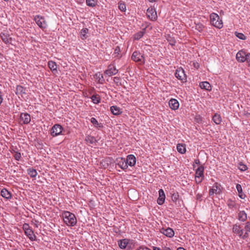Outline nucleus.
<instances>
[{
	"instance_id": "obj_1",
	"label": "nucleus",
	"mask_w": 250,
	"mask_h": 250,
	"mask_svg": "<svg viewBox=\"0 0 250 250\" xmlns=\"http://www.w3.org/2000/svg\"><path fill=\"white\" fill-rule=\"evenodd\" d=\"M62 217L64 223L68 227H74L77 223L75 214L70 211H63L62 214Z\"/></svg>"
},
{
	"instance_id": "obj_2",
	"label": "nucleus",
	"mask_w": 250,
	"mask_h": 250,
	"mask_svg": "<svg viewBox=\"0 0 250 250\" xmlns=\"http://www.w3.org/2000/svg\"><path fill=\"white\" fill-rule=\"evenodd\" d=\"M209 18L212 25L218 29H221L223 27V23L222 20L217 14L212 13L210 15Z\"/></svg>"
},
{
	"instance_id": "obj_3",
	"label": "nucleus",
	"mask_w": 250,
	"mask_h": 250,
	"mask_svg": "<svg viewBox=\"0 0 250 250\" xmlns=\"http://www.w3.org/2000/svg\"><path fill=\"white\" fill-rule=\"evenodd\" d=\"M232 230L233 233L243 239H246L249 237V234L247 232L244 233L243 229L238 224L233 225Z\"/></svg>"
},
{
	"instance_id": "obj_4",
	"label": "nucleus",
	"mask_w": 250,
	"mask_h": 250,
	"mask_svg": "<svg viewBox=\"0 0 250 250\" xmlns=\"http://www.w3.org/2000/svg\"><path fill=\"white\" fill-rule=\"evenodd\" d=\"M131 59L139 64H144L146 62L144 54L141 53L139 51H135L133 53Z\"/></svg>"
},
{
	"instance_id": "obj_5",
	"label": "nucleus",
	"mask_w": 250,
	"mask_h": 250,
	"mask_svg": "<svg viewBox=\"0 0 250 250\" xmlns=\"http://www.w3.org/2000/svg\"><path fill=\"white\" fill-rule=\"evenodd\" d=\"M34 21L42 29L44 30L47 27V23L44 17L36 15L34 17Z\"/></svg>"
},
{
	"instance_id": "obj_6",
	"label": "nucleus",
	"mask_w": 250,
	"mask_h": 250,
	"mask_svg": "<svg viewBox=\"0 0 250 250\" xmlns=\"http://www.w3.org/2000/svg\"><path fill=\"white\" fill-rule=\"evenodd\" d=\"M204 167L203 166H199L195 172V182L197 184L200 183L204 177Z\"/></svg>"
},
{
	"instance_id": "obj_7",
	"label": "nucleus",
	"mask_w": 250,
	"mask_h": 250,
	"mask_svg": "<svg viewBox=\"0 0 250 250\" xmlns=\"http://www.w3.org/2000/svg\"><path fill=\"white\" fill-rule=\"evenodd\" d=\"M175 77L182 82L185 83L187 82V76L185 72V70L182 68H178L176 70L175 73Z\"/></svg>"
},
{
	"instance_id": "obj_8",
	"label": "nucleus",
	"mask_w": 250,
	"mask_h": 250,
	"mask_svg": "<svg viewBox=\"0 0 250 250\" xmlns=\"http://www.w3.org/2000/svg\"><path fill=\"white\" fill-rule=\"evenodd\" d=\"M62 130L63 128L62 125L59 124H56L52 126L50 130V134L53 137L57 136L61 134Z\"/></svg>"
},
{
	"instance_id": "obj_9",
	"label": "nucleus",
	"mask_w": 250,
	"mask_h": 250,
	"mask_svg": "<svg viewBox=\"0 0 250 250\" xmlns=\"http://www.w3.org/2000/svg\"><path fill=\"white\" fill-rule=\"evenodd\" d=\"M146 15L152 21H155L157 19V15L156 10L153 8H148L147 9Z\"/></svg>"
},
{
	"instance_id": "obj_10",
	"label": "nucleus",
	"mask_w": 250,
	"mask_h": 250,
	"mask_svg": "<svg viewBox=\"0 0 250 250\" xmlns=\"http://www.w3.org/2000/svg\"><path fill=\"white\" fill-rule=\"evenodd\" d=\"M118 72V70L116 69L114 65L110 64L108 68L104 71V74L108 76L116 75Z\"/></svg>"
},
{
	"instance_id": "obj_11",
	"label": "nucleus",
	"mask_w": 250,
	"mask_h": 250,
	"mask_svg": "<svg viewBox=\"0 0 250 250\" xmlns=\"http://www.w3.org/2000/svg\"><path fill=\"white\" fill-rule=\"evenodd\" d=\"M117 165L119 167L122 169L123 170H125L128 168L127 166L125 159L122 157H119L117 158Z\"/></svg>"
},
{
	"instance_id": "obj_12",
	"label": "nucleus",
	"mask_w": 250,
	"mask_h": 250,
	"mask_svg": "<svg viewBox=\"0 0 250 250\" xmlns=\"http://www.w3.org/2000/svg\"><path fill=\"white\" fill-rule=\"evenodd\" d=\"M221 192V190L220 189V185H219L218 183H215L213 185L212 188L210 189L209 191V194L210 196H212L214 194H220Z\"/></svg>"
},
{
	"instance_id": "obj_13",
	"label": "nucleus",
	"mask_w": 250,
	"mask_h": 250,
	"mask_svg": "<svg viewBox=\"0 0 250 250\" xmlns=\"http://www.w3.org/2000/svg\"><path fill=\"white\" fill-rule=\"evenodd\" d=\"M127 167H133L136 163V158L134 155L129 154L127 156L125 159Z\"/></svg>"
},
{
	"instance_id": "obj_14",
	"label": "nucleus",
	"mask_w": 250,
	"mask_h": 250,
	"mask_svg": "<svg viewBox=\"0 0 250 250\" xmlns=\"http://www.w3.org/2000/svg\"><path fill=\"white\" fill-rule=\"evenodd\" d=\"M160 232L169 238H171L174 235V232L173 230L170 228H167V229L162 228L160 229Z\"/></svg>"
},
{
	"instance_id": "obj_15",
	"label": "nucleus",
	"mask_w": 250,
	"mask_h": 250,
	"mask_svg": "<svg viewBox=\"0 0 250 250\" xmlns=\"http://www.w3.org/2000/svg\"><path fill=\"white\" fill-rule=\"evenodd\" d=\"M85 141L87 144L92 146H95L97 143V140L95 138L91 135H87L85 137Z\"/></svg>"
},
{
	"instance_id": "obj_16",
	"label": "nucleus",
	"mask_w": 250,
	"mask_h": 250,
	"mask_svg": "<svg viewBox=\"0 0 250 250\" xmlns=\"http://www.w3.org/2000/svg\"><path fill=\"white\" fill-rule=\"evenodd\" d=\"M159 198L157 199V203L159 205H163L165 201L166 196L164 190L162 189H160L159 190Z\"/></svg>"
},
{
	"instance_id": "obj_17",
	"label": "nucleus",
	"mask_w": 250,
	"mask_h": 250,
	"mask_svg": "<svg viewBox=\"0 0 250 250\" xmlns=\"http://www.w3.org/2000/svg\"><path fill=\"white\" fill-rule=\"evenodd\" d=\"M169 106L170 108L174 110L177 109L179 107L178 101L175 99H171L169 101Z\"/></svg>"
},
{
	"instance_id": "obj_18",
	"label": "nucleus",
	"mask_w": 250,
	"mask_h": 250,
	"mask_svg": "<svg viewBox=\"0 0 250 250\" xmlns=\"http://www.w3.org/2000/svg\"><path fill=\"white\" fill-rule=\"evenodd\" d=\"M246 52L243 50L239 51L236 54V59L238 62H244L246 57Z\"/></svg>"
},
{
	"instance_id": "obj_19",
	"label": "nucleus",
	"mask_w": 250,
	"mask_h": 250,
	"mask_svg": "<svg viewBox=\"0 0 250 250\" xmlns=\"http://www.w3.org/2000/svg\"><path fill=\"white\" fill-rule=\"evenodd\" d=\"M21 119L23 121L24 124H28L31 121V117L29 114L27 113H22L21 114Z\"/></svg>"
},
{
	"instance_id": "obj_20",
	"label": "nucleus",
	"mask_w": 250,
	"mask_h": 250,
	"mask_svg": "<svg viewBox=\"0 0 250 250\" xmlns=\"http://www.w3.org/2000/svg\"><path fill=\"white\" fill-rule=\"evenodd\" d=\"M129 240L128 239H123L118 241V243L120 248L125 249L129 244Z\"/></svg>"
},
{
	"instance_id": "obj_21",
	"label": "nucleus",
	"mask_w": 250,
	"mask_h": 250,
	"mask_svg": "<svg viewBox=\"0 0 250 250\" xmlns=\"http://www.w3.org/2000/svg\"><path fill=\"white\" fill-rule=\"evenodd\" d=\"M26 236L31 241H35L36 239V236L35 235L33 230L32 229H30L24 232Z\"/></svg>"
},
{
	"instance_id": "obj_22",
	"label": "nucleus",
	"mask_w": 250,
	"mask_h": 250,
	"mask_svg": "<svg viewBox=\"0 0 250 250\" xmlns=\"http://www.w3.org/2000/svg\"><path fill=\"white\" fill-rule=\"evenodd\" d=\"M0 37L2 41L6 44H9L11 42L12 40L11 38L10 37L9 35L7 34L1 33L0 34Z\"/></svg>"
},
{
	"instance_id": "obj_23",
	"label": "nucleus",
	"mask_w": 250,
	"mask_h": 250,
	"mask_svg": "<svg viewBox=\"0 0 250 250\" xmlns=\"http://www.w3.org/2000/svg\"><path fill=\"white\" fill-rule=\"evenodd\" d=\"M238 219L241 222H245L247 219V214L245 211H240L238 213Z\"/></svg>"
},
{
	"instance_id": "obj_24",
	"label": "nucleus",
	"mask_w": 250,
	"mask_h": 250,
	"mask_svg": "<svg viewBox=\"0 0 250 250\" xmlns=\"http://www.w3.org/2000/svg\"><path fill=\"white\" fill-rule=\"evenodd\" d=\"M0 194L3 198L6 199H9L11 198V193L5 188L1 190Z\"/></svg>"
},
{
	"instance_id": "obj_25",
	"label": "nucleus",
	"mask_w": 250,
	"mask_h": 250,
	"mask_svg": "<svg viewBox=\"0 0 250 250\" xmlns=\"http://www.w3.org/2000/svg\"><path fill=\"white\" fill-rule=\"evenodd\" d=\"M200 87L202 89H204L207 91H210L211 90V86L210 83L208 82H202L199 84Z\"/></svg>"
},
{
	"instance_id": "obj_26",
	"label": "nucleus",
	"mask_w": 250,
	"mask_h": 250,
	"mask_svg": "<svg viewBox=\"0 0 250 250\" xmlns=\"http://www.w3.org/2000/svg\"><path fill=\"white\" fill-rule=\"evenodd\" d=\"M111 113L115 115H118L122 113V109L117 106H111L110 107Z\"/></svg>"
},
{
	"instance_id": "obj_27",
	"label": "nucleus",
	"mask_w": 250,
	"mask_h": 250,
	"mask_svg": "<svg viewBox=\"0 0 250 250\" xmlns=\"http://www.w3.org/2000/svg\"><path fill=\"white\" fill-rule=\"evenodd\" d=\"M236 188L238 192L239 197L241 199H244L246 197V195L243 192L241 185L237 184L236 186Z\"/></svg>"
},
{
	"instance_id": "obj_28",
	"label": "nucleus",
	"mask_w": 250,
	"mask_h": 250,
	"mask_svg": "<svg viewBox=\"0 0 250 250\" xmlns=\"http://www.w3.org/2000/svg\"><path fill=\"white\" fill-rule=\"evenodd\" d=\"M227 205L229 209H233L237 208L235 201L229 199L227 201Z\"/></svg>"
},
{
	"instance_id": "obj_29",
	"label": "nucleus",
	"mask_w": 250,
	"mask_h": 250,
	"mask_svg": "<svg viewBox=\"0 0 250 250\" xmlns=\"http://www.w3.org/2000/svg\"><path fill=\"white\" fill-rule=\"evenodd\" d=\"M48 66L53 72L54 71L56 72L57 71V65L56 63L53 61H48Z\"/></svg>"
},
{
	"instance_id": "obj_30",
	"label": "nucleus",
	"mask_w": 250,
	"mask_h": 250,
	"mask_svg": "<svg viewBox=\"0 0 250 250\" xmlns=\"http://www.w3.org/2000/svg\"><path fill=\"white\" fill-rule=\"evenodd\" d=\"M16 94L22 96L23 94H25V88L21 85H17Z\"/></svg>"
},
{
	"instance_id": "obj_31",
	"label": "nucleus",
	"mask_w": 250,
	"mask_h": 250,
	"mask_svg": "<svg viewBox=\"0 0 250 250\" xmlns=\"http://www.w3.org/2000/svg\"><path fill=\"white\" fill-rule=\"evenodd\" d=\"M146 32V28H143L141 31L137 32L134 35V39L139 40L143 37Z\"/></svg>"
},
{
	"instance_id": "obj_32",
	"label": "nucleus",
	"mask_w": 250,
	"mask_h": 250,
	"mask_svg": "<svg viewBox=\"0 0 250 250\" xmlns=\"http://www.w3.org/2000/svg\"><path fill=\"white\" fill-rule=\"evenodd\" d=\"M177 149L181 154H184L186 151V146L183 144H178L177 145Z\"/></svg>"
},
{
	"instance_id": "obj_33",
	"label": "nucleus",
	"mask_w": 250,
	"mask_h": 250,
	"mask_svg": "<svg viewBox=\"0 0 250 250\" xmlns=\"http://www.w3.org/2000/svg\"><path fill=\"white\" fill-rule=\"evenodd\" d=\"M212 120L216 125H219L221 123L222 119L219 114L215 113L212 117Z\"/></svg>"
},
{
	"instance_id": "obj_34",
	"label": "nucleus",
	"mask_w": 250,
	"mask_h": 250,
	"mask_svg": "<svg viewBox=\"0 0 250 250\" xmlns=\"http://www.w3.org/2000/svg\"><path fill=\"white\" fill-rule=\"evenodd\" d=\"M92 102L95 104H98L100 103L101 98L100 96L96 94L92 95L91 97Z\"/></svg>"
},
{
	"instance_id": "obj_35",
	"label": "nucleus",
	"mask_w": 250,
	"mask_h": 250,
	"mask_svg": "<svg viewBox=\"0 0 250 250\" xmlns=\"http://www.w3.org/2000/svg\"><path fill=\"white\" fill-rule=\"evenodd\" d=\"M27 173L32 178L36 177L37 175L36 170L33 168H30L27 169Z\"/></svg>"
},
{
	"instance_id": "obj_36",
	"label": "nucleus",
	"mask_w": 250,
	"mask_h": 250,
	"mask_svg": "<svg viewBox=\"0 0 250 250\" xmlns=\"http://www.w3.org/2000/svg\"><path fill=\"white\" fill-rule=\"evenodd\" d=\"M88 32V29L86 28H83L81 31V37L82 40H85L87 38L86 34Z\"/></svg>"
},
{
	"instance_id": "obj_37",
	"label": "nucleus",
	"mask_w": 250,
	"mask_h": 250,
	"mask_svg": "<svg viewBox=\"0 0 250 250\" xmlns=\"http://www.w3.org/2000/svg\"><path fill=\"white\" fill-rule=\"evenodd\" d=\"M86 4L90 7H94L97 4L98 2L97 0H85Z\"/></svg>"
},
{
	"instance_id": "obj_38",
	"label": "nucleus",
	"mask_w": 250,
	"mask_h": 250,
	"mask_svg": "<svg viewBox=\"0 0 250 250\" xmlns=\"http://www.w3.org/2000/svg\"><path fill=\"white\" fill-rule=\"evenodd\" d=\"M238 168L241 171H245L247 170L248 169L247 165H246L245 164H243L242 162L239 163Z\"/></svg>"
},
{
	"instance_id": "obj_39",
	"label": "nucleus",
	"mask_w": 250,
	"mask_h": 250,
	"mask_svg": "<svg viewBox=\"0 0 250 250\" xmlns=\"http://www.w3.org/2000/svg\"><path fill=\"white\" fill-rule=\"evenodd\" d=\"M118 7L119 9L122 11V12H125L126 10V6L124 2H122V1H120L118 3Z\"/></svg>"
},
{
	"instance_id": "obj_40",
	"label": "nucleus",
	"mask_w": 250,
	"mask_h": 250,
	"mask_svg": "<svg viewBox=\"0 0 250 250\" xmlns=\"http://www.w3.org/2000/svg\"><path fill=\"white\" fill-rule=\"evenodd\" d=\"M120 53H121L120 47L119 46H117L114 49V52L113 55L114 56V57L118 58V57H120L119 55L120 54Z\"/></svg>"
},
{
	"instance_id": "obj_41",
	"label": "nucleus",
	"mask_w": 250,
	"mask_h": 250,
	"mask_svg": "<svg viewBox=\"0 0 250 250\" xmlns=\"http://www.w3.org/2000/svg\"><path fill=\"white\" fill-rule=\"evenodd\" d=\"M204 27L205 26L203 24L199 23L196 24L195 28L199 32H201L203 31Z\"/></svg>"
},
{
	"instance_id": "obj_42",
	"label": "nucleus",
	"mask_w": 250,
	"mask_h": 250,
	"mask_svg": "<svg viewBox=\"0 0 250 250\" xmlns=\"http://www.w3.org/2000/svg\"><path fill=\"white\" fill-rule=\"evenodd\" d=\"M235 34L238 38L241 40H245L246 39V36L244 35V34H243L242 33H238L237 32H235Z\"/></svg>"
},
{
	"instance_id": "obj_43",
	"label": "nucleus",
	"mask_w": 250,
	"mask_h": 250,
	"mask_svg": "<svg viewBox=\"0 0 250 250\" xmlns=\"http://www.w3.org/2000/svg\"><path fill=\"white\" fill-rule=\"evenodd\" d=\"M179 195L178 192L174 193L172 194L171 196L172 200L174 202H176L179 199Z\"/></svg>"
},
{
	"instance_id": "obj_44",
	"label": "nucleus",
	"mask_w": 250,
	"mask_h": 250,
	"mask_svg": "<svg viewBox=\"0 0 250 250\" xmlns=\"http://www.w3.org/2000/svg\"><path fill=\"white\" fill-rule=\"evenodd\" d=\"M167 41L169 42V44L170 45H171V46L175 45V44L176 43L175 40L173 38H172V37H169L168 38H167Z\"/></svg>"
},
{
	"instance_id": "obj_45",
	"label": "nucleus",
	"mask_w": 250,
	"mask_h": 250,
	"mask_svg": "<svg viewBox=\"0 0 250 250\" xmlns=\"http://www.w3.org/2000/svg\"><path fill=\"white\" fill-rule=\"evenodd\" d=\"M245 232H247L249 234V232H250V222H247L246 223L245 227Z\"/></svg>"
},
{
	"instance_id": "obj_46",
	"label": "nucleus",
	"mask_w": 250,
	"mask_h": 250,
	"mask_svg": "<svg viewBox=\"0 0 250 250\" xmlns=\"http://www.w3.org/2000/svg\"><path fill=\"white\" fill-rule=\"evenodd\" d=\"M90 121H91V123H92L93 125L97 127V126H98V125H99L98 122L95 118H94V117L91 118L90 119Z\"/></svg>"
},
{
	"instance_id": "obj_47",
	"label": "nucleus",
	"mask_w": 250,
	"mask_h": 250,
	"mask_svg": "<svg viewBox=\"0 0 250 250\" xmlns=\"http://www.w3.org/2000/svg\"><path fill=\"white\" fill-rule=\"evenodd\" d=\"M22 228H23V229L24 230V232L31 229L30 227L29 226V224L27 223H24L23 225Z\"/></svg>"
},
{
	"instance_id": "obj_48",
	"label": "nucleus",
	"mask_w": 250,
	"mask_h": 250,
	"mask_svg": "<svg viewBox=\"0 0 250 250\" xmlns=\"http://www.w3.org/2000/svg\"><path fill=\"white\" fill-rule=\"evenodd\" d=\"M114 82L116 83L117 85H122L121 82H120V78L118 77H115L113 79Z\"/></svg>"
},
{
	"instance_id": "obj_49",
	"label": "nucleus",
	"mask_w": 250,
	"mask_h": 250,
	"mask_svg": "<svg viewBox=\"0 0 250 250\" xmlns=\"http://www.w3.org/2000/svg\"><path fill=\"white\" fill-rule=\"evenodd\" d=\"M21 153L20 152H17L14 155V158L17 161H19L21 159Z\"/></svg>"
},
{
	"instance_id": "obj_50",
	"label": "nucleus",
	"mask_w": 250,
	"mask_h": 250,
	"mask_svg": "<svg viewBox=\"0 0 250 250\" xmlns=\"http://www.w3.org/2000/svg\"><path fill=\"white\" fill-rule=\"evenodd\" d=\"M245 61L248 63V65H250V53H247L246 57L245 58Z\"/></svg>"
},
{
	"instance_id": "obj_51",
	"label": "nucleus",
	"mask_w": 250,
	"mask_h": 250,
	"mask_svg": "<svg viewBox=\"0 0 250 250\" xmlns=\"http://www.w3.org/2000/svg\"><path fill=\"white\" fill-rule=\"evenodd\" d=\"M137 250H151L149 248L146 247H141Z\"/></svg>"
},
{
	"instance_id": "obj_52",
	"label": "nucleus",
	"mask_w": 250,
	"mask_h": 250,
	"mask_svg": "<svg viewBox=\"0 0 250 250\" xmlns=\"http://www.w3.org/2000/svg\"><path fill=\"white\" fill-rule=\"evenodd\" d=\"M3 100V95H2V92L1 91H0V105L2 104Z\"/></svg>"
},
{
	"instance_id": "obj_53",
	"label": "nucleus",
	"mask_w": 250,
	"mask_h": 250,
	"mask_svg": "<svg viewBox=\"0 0 250 250\" xmlns=\"http://www.w3.org/2000/svg\"><path fill=\"white\" fill-rule=\"evenodd\" d=\"M194 163L196 165H199L200 162V160L198 159H196L194 160Z\"/></svg>"
},
{
	"instance_id": "obj_54",
	"label": "nucleus",
	"mask_w": 250,
	"mask_h": 250,
	"mask_svg": "<svg viewBox=\"0 0 250 250\" xmlns=\"http://www.w3.org/2000/svg\"><path fill=\"white\" fill-rule=\"evenodd\" d=\"M163 250H171L170 248L167 247H165L163 248Z\"/></svg>"
},
{
	"instance_id": "obj_55",
	"label": "nucleus",
	"mask_w": 250,
	"mask_h": 250,
	"mask_svg": "<svg viewBox=\"0 0 250 250\" xmlns=\"http://www.w3.org/2000/svg\"><path fill=\"white\" fill-rule=\"evenodd\" d=\"M153 250H161L159 248L154 247H153Z\"/></svg>"
},
{
	"instance_id": "obj_56",
	"label": "nucleus",
	"mask_w": 250,
	"mask_h": 250,
	"mask_svg": "<svg viewBox=\"0 0 250 250\" xmlns=\"http://www.w3.org/2000/svg\"><path fill=\"white\" fill-rule=\"evenodd\" d=\"M177 250H186L184 248L182 247L178 248Z\"/></svg>"
},
{
	"instance_id": "obj_57",
	"label": "nucleus",
	"mask_w": 250,
	"mask_h": 250,
	"mask_svg": "<svg viewBox=\"0 0 250 250\" xmlns=\"http://www.w3.org/2000/svg\"><path fill=\"white\" fill-rule=\"evenodd\" d=\"M150 2H155L157 1V0H149Z\"/></svg>"
},
{
	"instance_id": "obj_58",
	"label": "nucleus",
	"mask_w": 250,
	"mask_h": 250,
	"mask_svg": "<svg viewBox=\"0 0 250 250\" xmlns=\"http://www.w3.org/2000/svg\"><path fill=\"white\" fill-rule=\"evenodd\" d=\"M193 167H195V164L193 165Z\"/></svg>"
},
{
	"instance_id": "obj_59",
	"label": "nucleus",
	"mask_w": 250,
	"mask_h": 250,
	"mask_svg": "<svg viewBox=\"0 0 250 250\" xmlns=\"http://www.w3.org/2000/svg\"><path fill=\"white\" fill-rule=\"evenodd\" d=\"M99 126L100 127H102V125H99Z\"/></svg>"
}]
</instances>
